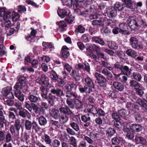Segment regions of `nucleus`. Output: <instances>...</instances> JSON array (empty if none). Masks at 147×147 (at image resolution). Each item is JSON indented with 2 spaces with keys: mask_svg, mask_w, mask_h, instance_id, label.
I'll return each mask as SVG.
<instances>
[{
  "mask_svg": "<svg viewBox=\"0 0 147 147\" xmlns=\"http://www.w3.org/2000/svg\"><path fill=\"white\" fill-rule=\"evenodd\" d=\"M56 24L58 25L60 27L63 28L66 26V24L63 21H61L59 22H57Z\"/></svg>",
  "mask_w": 147,
  "mask_h": 147,
  "instance_id": "obj_63",
  "label": "nucleus"
},
{
  "mask_svg": "<svg viewBox=\"0 0 147 147\" xmlns=\"http://www.w3.org/2000/svg\"><path fill=\"white\" fill-rule=\"evenodd\" d=\"M128 21L129 26L131 29L133 30L136 29L138 28V26H141L142 24H144L143 22L142 21L140 25L138 22H136L135 20H131V18H129Z\"/></svg>",
  "mask_w": 147,
  "mask_h": 147,
  "instance_id": "obj_5",
  "label": "nucleus"
},
{
  "mask_svg": "<svg viewBox=\"0 0 147 147\" xmlns=\"http://www.w3.org/2000/svg\"><path fill=\"white\" fill-rule=\"evenodd\" d=\"M14 92L15 96L19 100L21 101H23L24 100V95L22 93L21 91H16Z\"/></svg>",
  "mask_w": 147,
  "mask_h": 147,
  "instance_id": "obj_26",
  "label": "nucleus"
},
{
  "mask_svg": "<svg viewBox=\"0 0 147 147\" xmlns=\"http://www.w3.org/2000/svg\"><path fill=\"white\" fill-rule=\"evenodd\" d=\"M59 111L55 109H53L50 112V113L52 117L55 119L58 118L59 116Z\"/></svg>",
  "mask_w": 147,
  "mask_h": 147,
  "instance_id": "obj_38",
  "label": "nucleus"
},
{
  "mask_svg": "<svg viewBox=\"0 0 147 147\" xmlns=\"http://www.w3.org/2000/svg\"><path fill=\"white\" fill-rule=\"evenodd\" d=\"M79 90L81 93L86 92V93L89 94L92 91L91 88H89L87 85L84 86V87H79Z\"/></svg>",
  "mask_w": 147,
  "mask_h": 147,
  "instance_id": "obj_15",
  "label": "nucleus"
},
{
  "mask_svg": "<svg viewBox=\"0 0 147 147\" xmlns=\"http://www.w3.org/2000/svg\"><path fill=\"white\" fill-rule=\"evenodd\" d=\"M65 5L70 6L73 5L74 10H76L78 5V3L76 0H65Z\"/></svg>",
  "mask_w": 147,
  "mask_h": 147,
  "instance_id": "obj_13",
  "label": "nucleus"
},
{
  "mask_svg": "<svg viewBox=\"0 0 147 147\" xmlns=\"http://www.w3.org/2000/svg\"><path fill=\"white\" fill-rule=\"evenodd\" d=\"M85 80L86 84L89 88H91L92 90L94 88V86L93 82L91 79L88 76H87L85 79Z\"/></svg>",
  "mask_w": 147,
  "mask_h": 147,
  "instance_id": "obj_23",
  "label": "nucleus"
},
{
  "mask_svg": "<svg viewBox=\"0 0 147 147\" xmlns=\"http://www.w3.org/2000/svg\"><path fill=\"white\" fill-rule=\"evenodd\" d=\"M113 74L115 76V78L117 80L120 81L125 83L127 80V77L122 74H116L115 73H113Z\"/></svg>",
  "mask_w": 147,
  "mask_h": 147,
  "instance_id": "obj_7",
  "label": "nucleus"
},
{
  "mask_svg": "<svg viewBox=\"0 0 147 147\" xmlns=\"http://www.w3.org/2000/svg\"><path fill=\"white\" fill-rule=\"evenodd\" d=\"M102 73L105 76L111 78L112 75L111 72H109L106 69H104L102 71Z\"/></svg>",
  "mask_w": 147,
  "mask_h": 147,
  "instance_id": "obj_58",
  "label": "nucleus"
},
{
  "mask_svg": "<svg viewBox=\"0 0 147 147\" xmlns=\"http://www.w3.org/2000/svg\"><path fill=\"white\" fill-rule=\"evenodd\" d=\"M127 54L129 56L135 58L137 56V53L134 51L129 49L127 50L126 51Z\"/></svg>",
  "mask_w": 147,
  "mask_h": 147,
  "instance_id": "obj_29",
  "label": "nucleus"
},
{
  "mask_svg": "<svg viewBox=\"0 0 147 147\" xmlns=\"http://www.w3.org/2000/svg\"><path fill=\"white\" fill-rule=\"evenodd\" d=\"M92 40L95 43H98L102 46L105 44L103 40L98 36H94L92 38Z\"/></svg>",
  "mask_w": 147,
  "mask_h": 147,
  "instance_id": "obj_22",
  "label": "nucleus"
},
{
  "mask_svg": "<svg viewBox=\"0 0 147 147\" xmlns=\"http://www.w3.org/2000/svg\"><path fill=\"white\" fill-rule=\"evenodd\" d=\"M40 77L42 80V84L45 86H47L49 83V79L45 75L42 74L41 75Z\"/></svg>",
  "mask_w": 147,
  "mask_h": 147,
  "instance_id": "obj_27",
  "label": "nucleus"
},
{
  "mask_svg": "<svg viewBox=\"0 0 147 147\" xmlns=\"http://www.w3.org/2000/svg\"><path fill=\"white\" fill-rule=\"evenodd\" d=\"M41 92H42L41 94V95L44 100H47L48 96H47V89L46 90L44 87H43L42 89L41 90Z\"/></svg>",
  "mask_w": 147,
  "mask_h": 147,
  "instance_id": "obj_39",
  "label": "nucleus"
},
{
  "mask_svg": "<svg viewBox=\"0 0 147 147\" xmlns=\"http://www.w3.org/2000/svg\"><path fill=\"white\" fill-rule=\"evenodd\" d=\"M124 2L125 6L130 9H134L135 7V2L132 0H122Z\"/></svg>",
  "mask_w": 147,
  "mask_h": 147,
  "instance_id": "obj_8",
  "label": "nucleus"
},
{
  "mask_svg": "<svg viewBox=\"0 0 147 147\" xmlns=\"http://www.w3.org/2000/svg\"><path fill=\"white\" fill-rule=\"evenodd\" d=\"M114 68L116 69H119L121 70L123 69V66L122 64L119 62H117L114 65Z\"/></svg>",
  "mask_w": 147,
  "mask_h": 147,
  "instance_id": "obj_62",
  "label": "nucleus"
},
{
  "mask_svg": "<svg viewBox=\"0 0 147 147\" xmlns=\"http://www.w3.org/2000/svg\"><path fill=\"white\" fill-rule=\"evenodd\" d=\"M107 13L108 16L110 18L115 17L117 15L116 9L115 8L112 7L108 8L107 10Z\"/></svg>",
  "mask_w": 147,
  "mask_h": 147,
  "instance_id": "obj_9",
  "label": "nucleus"
},
{
  "mask_svg": "<svg viewBox=\"0 0 147 147\" xmlns=\"http://www.w3.org/2000/svg\"><path fill=\"white\" fill-rule=\"evenodd\" d=\"M32 129L36 132L39 131L40 129V127L38 125L36 122L35 121H34L32 122Z\"/></svg>",
  "mask_w": 147,
  "mask_h": 147,
  "instance_id": "obj_48",
  "label": "nucleus"
},
{
  "mask_svg": "<svg viewBox=\"0 0 147 147\" xmlns=\"http://www.w3.org/2000/svg\"><path fill=\"white\" fill-rule=\"evenodd\" d=\"M22 88V84L21 83H17L14 86V91H21L20 90Z\"/></svg>",
  "mask_w": 147,
  "mask_h": 147,
  "instance_id": "obj_42",
  "label": "nucleus"
},
{
  "mask_svg": "<svg viewBox=\"0 0 147 147\" xmlns=\"http://www.w3.org/2000/svg\"><path fill=\"white\" fill-rule=\"evenodd\" d=\"M133 76L134 79L138 81H140L142 78L141 75L136 72H134L133 74Z\"/></svg>",
  "mask_w": 147,
  "mask_h": 147,
  "instance_id": "obj_49",
  "label": "nucleus"
},
{
  "mask_svg": "<svg viewBox=\"0 0 147 147\" xmlns=\"http://www.w3.org/2000/svg\"><path fill=\"white\" fill-rule=\"evenodd\" d=\"M28 99L31 102H36L40 99V98L32 94H30Z\"/></svg>",
  "mask_w": 147,
  "mask_h": 147,
  "instance_id": "obj_28",
  "label": "nucleus"
},
{
  "mask_svg": "<svg viewBox=\"0 0 147 147\" xmlns=\"http://www.w3.org/2000/svg\"><path fill=\"white\" fill-rule=\"evenodd\" d=\"M130 128L133 131L138 132L141 131L142 129V127L139 124H133L130 126Z\"/></svg>",
  "mask_w": 147,
  "mask_h": 147,
  "instance_id": "obj_17",
  "label": "nucleus"
},
{
  "mask_svg": "<svg viewBox=\"0 0 147 147\" xmlns=\"http://www.w3.org/2000/svg\"><path fill=\"white\" fill-rule=\"evenodd\" d=\"M135 118L137 122H140L142 121V117L140 114H136L135 115Z\"/></svg>",
  "mask_w": 147,
  "mask_h": 147,
  "instance_id": "obj_55",
  "label": "nucleus"
},
{
  "mask_svg": "<svg viewBox=\"0 0 147 147\" xmlns=\"http://www.w3.org/2000/svg\"><path fill=\"white\" fill-rule=\"evenodd\" d=\"M38 121L39 124L41 125L44 126L47 123L46 119L43 116H41L38 119Z\"/></svg>",
  "mask_w": 147,
  "mask_h": 147,
  "instance_id": "obj_30",
  "label": "nucleus"
},
{
  "mask_svg": "<svg viewBox=\"0 0 147 147\" xmlns=\"http://www.w3.org/2000/svg\"><path fill=\"white\" fill-rule=\"evenodd\" d=\"M130 44L134 49H136L138 47V41L137 39L135 37H131L130 39Z\"/></svg>",
  "mask_w": 147,
  "mask_h": 147,
  "instance_id": "obj_16",
  "label": "nucleus"
},
{
  "mask_svg": "<svg viewBox=\"0 0 147 147\" xmlns=\"http://www.w3.org/2000/svg\"><path fill=\"white\" fill-rule=\"evenodd\" d=\"M11 11H13V13L10 15V18L11 19V18L13 21L16 22L20 20V16L19 14L15 12L13 10H11Z\"/></svg>",
  "mask_w": 147,
  "mask_h": 147,
  "instance_id": "obj_21",
  "label": "nucleus"
},
{
  "mask_svg": "<svg viewBox=\"0 0 147 147\" xmlns=\"http://www.w3.org/2000/svg\"><path fill=\"white\" fill-rule=\"evenodd\" d=\"M14 126L16 130L19 131L21 126L20 121L19 119H17L16 120Z\"/></svg>",
  "mask_w": 147,
  "mask_h": 147,
  "instance_id": "obj_51",
  "label": "nucleus"
},
{
  "mask_svg": "<svg viewBox=\"0 0 147 147\" xmlns=\"http://www.w3.org/2000/svg\"><path fill=\"white\" fill-rule=\"evenodd\" d=\"M32 122L30 121L26 120L24 123L25 127V129L27 130H30L32 127Z\"/></svg>",
  "mask_w": 147,
  "mask_h": 147,
  "instance_id": "obj_33",
  "label": "nucleus"
},
{
  "mask_svg": "<svg viewBox=\"0 0 147 147\" xmlns=\"http://www.w3.org/2000/svg\"><path fill=\"white\" fill-rule=\"evenodd\" d=\"M52 145L53 147H59L60 145V142L58 140L55 139L53 141Z\"/></svg>",
  "mask_w": 147,
  "mask_h": 147,
  "instance_id": "obj_59",
  "label": "nucleus"
},
{
  "mask_svg": "<svg viewBox=\"0 0 147 147\" xmlns=\"http://www.w3.org/2000/svg\"><path fill=\"white\" fill-rule=\"evenodd\" d=\"M42 46L45 48V49H54L53 44L51 42H43L42 43Z\"/></svg>",
  "mask_w": 147,
  "mask_h": 147,
  "instance_id": "obj_31",
  "label": "nucleus"
},
{
  "mask_svg": "<svg viewBox=\"0 0 147 147\" xmlns=\"http://www.w3.org/2000/svg\"><path fill=\"white\" fill-rule=\"evenodd\" d=\"M127 113L126 111L124 109H122L118 111L119 115L122 117H125Z\"/></svg>",
  "mask_w": 147,
  "mask_h": 147,
  "instance_id": "obj_56",
  "label": "nucleus"
},
{
  "mask_svg": "<svg viewBox=\"0 0 147 147\" xmlns=\"http://www.w3.org/2000/svg\"><path fill=\"white\" fill-rule=\"evenodd\" d=\"M71 75L76 81L79 80L80 79V77L78 74L75 70H72Z\"/></svg>",
  "mask_w": 147,
  "mask_h": 147,
  "instance_id": "obj_35",
  "label": "nucleus"
},
{
  "mask_svg": "<svg viewBox=\"0 0 147 147\" xmlns=\"http://www.w3.org/2000/svg\"><path fill=\"white\" fill-rule=\"evenodd\" d=\"M85 31V28L81 25H79L76 27L75 32L77 34L78 33H83Z\"/></svg>",
  "mask_w": 147,
  "mask_h": 147,
  "instance_id": "obj_25",
  "label": "nucleus"
},
{
  "mask_svg": "<svg viewBox=\"0 0 147 147\" xmlns=\"http://www.w3.org/2000/svg\"><path fill=\"white\" fill-rule=\"evenodd\" d=\"M115 133V130L112 128H109L106 130V134L109 136H113Z\"/></svg>",
  "mask_w": 147,
  "mask_h": 147,
  "instance_id": "obj_46",
  "label": "nucleus"
},
{
  "mask_svg": "<svg viewBox=\"0 0 147 147\" xmlns=\"http://www.w3.org/2000/svg\"><path fill=\"white\" fill-rule=\"evenodd\" d=\"M31 31L30 32L31 35L28 34L26 37V39L27 40H30L34 39L36 37V34L37 31L33 28H31Z\"/></svg>",
  "mask_w": 147,
  "mask_h": 147,
  "instance_id": "obj_19",
  "label": "nucleus"
},
{
  "mask_svg": "<svg viewBox=\"0 0 147 147\" xmlns=\"http://www.w3.org/2000/svg\"><path fill=\"white\" fill-rule=\"evenodd\" d=\"M59 110L61 113H63L65 115H69L72 114V112L66 105H65L64 107H60L59 109Z\"/></svg>",
  "mask_w": 147,
  "mask_h": 147,
  "instance_id": "obj_14",
  "label": "nucleus"
},
{
  "mask_svg": "<svg viewBox=\"0 0 147 147\" xmlns=\"http://www.w3.org/2000/svg\"><path fill=\"white\" fill-rule=\"evenodd\" d=\"M70 144L74 147L77 146V144L76 138L73 136L70 138Z\"/></svg>",
  "mask_w": 147,
  "mask_h": 147,
  "instance_id": "obj_53",
  "label": "nucleus"
},
{
  "mask_svg": "<svg viewBox=\"0 0 147 147\" xmlns=\"http://www.w3.org/2000/svg\"><path fill=\"white\" fill-rule=\"evenodd\" d=\"M65 87L67 91L65 93V96L67 98L66 99V103L71 109H74L75 107L73 104L72 98H76L77 97V94L74 92H71L72 90L70 84H66Z\"/></svg>",
  "mask_w": 147,
  "mask_h": 147,
  "instance_id": "obj_2",
  "label": "nucleus"
},
{
  "mask_svg": "<svg viewBox=\"0 0 147 147\" xmlns=\"http://www.w3.org/2000/svg\"><path fill=\"white\" fill-rule=\"evenodd\" d=\"M77 97L78 95L77 94L76 98H72V99L73 101H74L76 108L77 109H81L83 107V103L80 100L77 98Z\"/></svg>",
  "mask_w": 147,
  "mask_h": 147,
  "instance_id": "obj_11",
  "label": "nucleus"
},
{
  "mask_svg": "<svg viewBox=\"0 0 147 147\" xmlns=\"http://www.w3.org/2000/svg\"><path fill=\"white\" fill-rule=\"evenodd\" d=\"M67 133L71 135L74 136L76 133L74 130L70 128H68L66 129Z\"/></svg>",
  "mask_w": 147,
  "mask_h": 147,
  "instance_id": "obj_61",
  "label": "nucleus"
},
{
  "mask_svg": "<svg viewBox=\"0 0 147 147\" xmlns=\"http://www.w3.org/2000/svg\"><path fill=\"white\" fill-rule=\"evenodd\" d=\"M50 76L51 78L55 80H57L58 78L57 74L54 70L51 71Z\"/></svg>",
  "mask_w": 147,
  "mask_h": 147,
  "instance_id": "obj_50",
  "label": "nucleus"
},
{
  "mask_svg": "<svg viewBox=\"0 0 147 147\" xmlns=\"http://www.w3.org/2000/svg\"><path fill=\"white\" fill-rule=\"evenodd\" d=\"M70 11L69 9H59L57 11V13L60 17L63 18L65 17H67L70 14Z\"/></svg>",
  "mask_w": 147,
  "mask_h": 147,
  "instance_id": "obj_6",
  "label": "nucleus"
},
{
  "mask_svg": "<svg viewBox=\"0 0 147 147\" xmlns=\"http://www.w3.org/2000/svg\"><path fill=\"white\" fill-rule=\"evenodd\" d=\"M10 18L3 19V21L2 23V26L3 27L8 28L11 25V22L10 21Z\"/></svg>",
  "mask_w": 147,
  "mask_h": 147,
  "instance_id": "obj_32",
  "label": "nucleus"
},
{
  "mask_svg": "<svg viewBox=\"0 0 147 147\" xmlns=\"http://www.w3.org/2000/svg\"><path fill=\"white\" fill-rule=\"evenodd\" d=\"M19 114L21 116L23 117H25L30 115L29 113L26 110H24L22 111H20Z\"/></svg>",
  "mask_w": 147,
  "mask_h": 147,
  "instance_id": "obj_44",
  "label": "nucleus"
},
{
  "mask_svg": "<svg viewBox=\"0 0 147 147\" xmlns=\"http://www.w3.org/2000/svg\"><path fill=\"white\" fill-rule=\"evenodd\" d=\"M87 109L88 112L93 114H96V112L97 109L93 105H90L87 107Z\"/></svg>",
  "mask_w": 147,
  "mask_h": 147,
  "instance_id": "obj_24",
  "label": "nucleus"
},
{
  "mask_svg": "<svg viewBox=\"0 0 147 147\" xmlns=\"http://www.w3.org/2000/svg\"><path fill=\"white\" fill-rule=\"evenodd\" d=\"M136 103L142 107L144 110H147V101L145 99L138 98L136 100Z\"/></svg>",
  "mask_w": 147,
  "mask_h": 147,
  "instance_id": "obj_12",
  "label": "nucleus"
},
{
  "mask_svg": "<svg viewBox=\"0 0 147 147\" xmlns=\"http://www.w3.org/2000/svg\"><path fill=\"white\" fill-rule=\"evenodd\" d=\"M118 9L119 11H121L123 9V4L121 3L116 2L115 4V7Z\"/></svg>",
  "mask_w": 147,
  "mask_h": 147,
  "instance_id": "obj_43",
  "label": "nucleus"
},
{
  "mask_svg": "<svg viewBox=\"0 0 147 147\" xmlns=\"http://www.w3.org/2000/svg\"><path fill=\"white\" fill-rule=\"evenodd\" d=\"M125 31V30H124L120 28H116L113 30V33L114 34H117L118 32L120 33H124Z\"/></svg>",
  "mask_w": 147,
  "mask_h": 147,
  "instance_id": "obj_60",
  "label": "nucleus"
},
{
  "mask_svg": "<svg viewBox=\"0 0 147 147\" xmlns=\"http://www.w3.org/2000/svg\"><path fill=\"white\" fill-rule=\"evenodd\" d=\"M56 98L55 96L52 95L51 93L49 94L47 100L49 103L53 105L54 104V100Z\"/></svg>",
  "mask_w": 147,
  "mask_h": 147,
  "instance_id": "obj_34",
  "label": "nucleus"
},
{
  "mask_svg": "<svg viewBox=\"0 0 147 147\" xmlns=\"http://www.w3.org/2000/svg\"><path fill=\"white\" fill-rule=\"evenodd\" d=\"M12 88L11 86L3 88L2 90V94L5 97V104L9 106L13 105L14 102L11 99L13 97V95L11 92Z\"/></svg>",
  "mask_w": 147,
  "mask_h": 147,
  "instance_id": "obj_1",
  "label": "nucleus"
},
{
  "mask_svg": "<svg viewBox=\"0 0 147 147\" xmlns=\"http://www.w3.org/2000/svg\"><path fill=\"white\" fill-rule=\"evenodd\" d=\"M130 86L137 90L140 87L139 84L136 81L132 80L130 82Z\"/></svg>",
  "mask_w": 147,
  "mask_h": 147,
  "instance_id": "obj_36",
  "label": "nucleus"
},
{
  "mask_svg": "<svg viewBox=\"0 0 147 147\" xmlns=\"http://www.w3.org/2000/svg\"><path fill=\"white\" fill-rule=\"evenodd\" d=\"M42 138L44 140L45 142L47 144L50 145L51 143L50 137L47 134H45L42 137Z\"/></svg>",
  "mask_w": 147,
  "mask_h": 147,
  "instance_id": "obj_37",
  "label": "nucleus"
},
{
  "mask_svg": "<svg viewBox=\"0 0 147 147\" xmlns=\"http://www.w3.org/2000/svg\"><path fill=\"white\" fill-rule=\"evenodd\" d=\"M86 48L87 51H89L90 52H92L93 51L94 45H92L91 44L88 43L86 44Z\"/></svg>",
  "mask_w": 147,
  "mask_h": 147,
  "instance_id": "obj_57",
  "label": "nucleus"
},
{
  "mask_svg": "<svg viewBox=\"0 0 147 147\" xmlns=\"http://www.w3.org/2000/svg\"><path fill=\"white\" fill-rule=\"evenodd\" d=\"M64 69L66 70L68 72H70L72 69V66L68 64L65 63H63Z\"/></svg>",
  "mask_w": 147,
  "mask_h": 147,
  "instance_id": "obj_41",
  "label": "nucleus"
},
{
  "mask_svg": "<svg viewBox=\"0 0 147 147\" xmlns=\"http://www.w3.org/2000/svg\"><path fill=\"white\" fill-rule=\"evenodd\" d=\"M69 49L66 46H63L61 50V54L62 57L67 59L69 55Z\"/></svg>",
  "mask_w": 147,
  "mask_h": 147,
  "instance_id": "obj_10",
  "label": "nucleus"
},
{
  "mask_svg": "<svg viewBox=\"0 0 147 147\" xmlns=\"http://www.w3.org/2000/svg\"><path fill=\"white\" fill-rule=\"evenodd\" d=\"M121 71L123 72L127 76L129 75L130 74V71L129 67L126 66H123V69Z\"/></svg>",
  "mask_w": 147,
  "mask_h": 147,
  "instance_id": "obj_40",
  "label": "nucleus"
},
{
  "mask_svg": "<svg viewBox=\"0 0 147 147\" xmlns=\"http://www.w3.org/2000/svg\"><path fill=\"white\" fill-rule=\"evenodd\" d=\"M105 22L104 19L101 18L99 20H95L93 21L92 24L94 26H104L105 25Z\"/></svg>",
  "mask_w": 147,
  "mask_h": 147,
  "instance_id": "obj_20",
  "label": "nucleus"
},
{
  "mask_svg": "<svg viewBox=\"0 0 147 147\" xmlns=\"http://www.w3.org/2000/svg\"><path fill=\"white\" fill-rule=\"evenodd\" d=\"M71 127L75 130L77 131L79 130L80 128L78 124L75 122L70 123Z\"/></svg>",
  "mask_w": 147,
  "mask_h": 147,
  "instance_id": "obj_54",
  "label": "nucleus"
},
{
  "mask_svg": "<svg viewBox=\"0 0 147 147\" xmlns=\"http://www.w3.org/2000/svg\"><path fill=\"white\" fill-rule=\"evenodd\" d=\"M95 76L97 80L98 81L103 80L105 81L106 80V79L102 75L98 73H95Z\"/></svg>",
  "mask_w": 147,
  "mask_h": 147,
  "instance_id": "obj_45",
  "label": "nucleus"
},
{
  "mask_svg": "<svg viewBox=\"0 0 147 147\" xmlns=\"http://www.w3.org/2000/svg\"><path fill=\"white\" fill-rule=\"evenodd\" d=\"M13 13L11 10L7 11L4 7L1 8L0 9V17H3V19L10 18V15Z\"/></svg>",
  "mask_w": 147,
  "mask_h": 147,
  "instance_id": "obj_3",
  "label": "nucleus"
},
{
  "mask_svg": "<svg viewBox=\"0 0 147 147\" xmlns=\"http://www.w3.org/2000/svg\"><path fill=\"white\" fill-rule=\"evenodd\" d=\"M108 45L109 48L113 49H116L118 47L117 44L114 42H109Z\"/></svg>",
  "mask_w": 147,
  "mask_h": 147,
  "instance_id": "obj_47",
  "label": "nucleus"
},
{
  "mask_svg": "<svg viewBox=\"0 0 147 147\" xmlns=\"http://www.w3.org/2000/svg\"><path fill=\"white\" fill-rule=\"evenodd\" d=\"M47 91H50L51 93L53 94H56L57 96L60 97L63 95V92L59 89H55L54 86H51L47 88Z\"/></svg>",
  "mask_w": 147,
  "mask_h": 147,
  "instance_id": "obj_4",
  "label": "nucleus"
},
{
  "mask_svg": "<svg viewBox=\"0 0 147 147\" xmlns=\"http://www.w3.org/2000/svg\"><path fill=\"white\" fill-rule=\"evenodd\" d=\"M112 144L114 145H118L119 143V140L117 138L114 137L111 140Z\"/></svg>",
  "mask_w": 147,
  "mask_h": 147,
  "instance_id": "obj_64",
  "label": "nucleus"
},
{
  "mask_svg": "<svg viewBox=\"0 0 147 147\" xmlns=\"http://www.w3.org/2000/svg\"><path fill=\"white\" fill-rule=\"evenodd\" d=\"M113 85L115 88L119 91H122L124 89L123 85L119 82H114L113 83Z\"/></svg>",
  "mask_w": 147,
  "mask_h": 147,
  "instance_id": "obj_18",
  "label": "nucleus"
},
{
  "mask_svg": "<svg viewBox=\"0 0 147 147\" xmlns=\"http://www.w3.org/2000/svg\"><path fill=\"white\" fill-rule=\"evenodd\" d=\"M74 18L73 16L69 14L67 17L65 18V21L71 24L74 21Z\"/></svg>",
  "mask_w": 147,
  "mask_h": 147,
  "instance_id": "obj_52",
  "label": "nucleus"
}]
</instances>
